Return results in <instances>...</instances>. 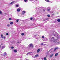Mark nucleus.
Listing matches in <instances>:
<instances>
[{
  "instance_id": "nucleus-11",
  "label": "nucleus",
  "mask_w": 60,
  "mask_h": 60,
  "mask_svg": "<svg viewBox=\"0 0 60 60\" xmlns=\"http://www.w3.org/2000/svg\"><path fill=\"white\" fill-rule=\"evenodd\" d=\"M58 55V53H56L55 55V56H57Z\"/></svg>"
},
{
  "instance_id": "nucleus-6",
  "label": "nucleus",
  "mask_w": 60,
  "mask_h": 60,
  "mask_svg": "<svg viewBox=\"0 0 60 60\" xmlns=\"http://www.w3.org/2000/svg\"><path fill=\"white\" fill-rule=\"evenodd\" d=\"M47 11H49L50 10V8L49 7L48 8H47Z\"/></svg>"
},
{
  "instance_id": "nucleus-44",
  "label": "nucleus",
  "mask_w": 60,
  "mask_h": 60,
  "mask_svg": "<svg viewBox=\"0 0 60 60\" xmlns=\"http://www.w3.org/2000/svg\"><path fill=\"white\" fill-rule=\"evenodd\" d=\"M48 20V19H46V20Z\"/></svg>"
},
{
  "instance_id": "nucleus-50",
  "label": "nucleus",
  "mask_w": 60,
  "mask_h": 60,
  "mask_svg": "<svg viewBox=\"0 0 60 60\" xmlns=\"http://www.w3.org/2000/svg\"><path fill=\"white\" fill-rule=\"evenodd\" d=\"M31 1H33L32 0H31Z\"/></svg>"
},
{
  "instance_id": "nucleus-8",
  "label": "nucleus",
  "mask_w": 60,
  "mask_h": 60,
  "mask_svg": "<svg viewBox=\"0 0 60 60\" xmlns=\"http://www.w3.org/2000/svg\"><path fill=\"white\" fill-rule=\"evenodd\" d=\"M45 1H46V2H48V3L50 2V1L49 0H45Z\"/></svg>"
},
{
  "instance_id": "nucleus-28",
  "label": "nucleus",
  "mask_w": 60,
  "mask_h": 60,
  "mask_svg": "<svg viewBox=\"0 0 60 60\" xmlns=\"http://www.w3.org/2000/svg\"><path fill=\"white\" fill-rule=\"evenodd\" d=\"M19 7V5H16V7Z\"/></svg>"
},
{
  "instance_id": "nucleus-32",
  "label": "nucleus",
  "mask_w": 60,
  "mask_h": 60,
  "mask_svg": "<svg viewBox=\"0 0 60 60\" xmlns=\"http://www.w3.org/2000/svg\"><path fill=\"white\" fill-rule=\"evenodd\" d=\"M6 35H9V34H8V33H7L6 34Z\"/></svg>"
},
{
  "instance_id": "nucleus-27",
  "label": "nucleus",
  "mask_w": 60,
  "mask_h": 60,
  "mask_svg": "<svg viewBox=\"0 0 60 60\" xmlns=\"http://www.w3.org/2000/svg\"><path fill=\"white\" fill-rule=\"evenodd\" d=\"M16 21L17 22H19V19H18L16 20Z\"/></svg>"
},
{
  "instance_id": "nucleus-39",
  "label": "nucleus",
  "mask_w": 60,
  "mask_h": 60,
  "mask_svg": "<svg viewBox=\"0 0 60 60\" xmlns=\"http://www.w3.org/2000/svg\"><path fill=\"white\" fill-rule=\"evenodd\" d=\"M43 45V43H42L41 44V45Z\"/></svg>"
},
{
  "instance_id": "nucleus-7",
  "label": "nucleus",
  "mask_w": 60,
  "mask_h": 60,
  "mask_svg": "<svg viewBox=\"0 0 60 60\" xmlns=\"http://www.w3.org/2000/svg\"><path fill=\"white\" fill-rule=\"evenodd\" d=\"M15 2V1H14L11 2V3H10V4H13L14 3V2Z\"/></svg>"
},
{
  "instance_id": "nucleus-29",
  "label": "nucleus",
  "mask_w": 60,
  "mask_h": 60,
  "mask_svg": "<svg viewBox=\"0 0 60 60\" xmlns=\"http://www.w3.org/2000/svg\"><path fill=\"white\" fill-rule=\"evenodd\" d=\"M42 38H43V39L44 38V36H42Z\"/></svg>"
},
{
  "instance_id": "nucleus-35",
  "label": "nucleus",
  "mask_w": 60,
  "mask_h": 60,
  "mask_svg": "<svg viewBox=\"0 0 60 60\" xmlns=\"http://www.w3.org/2000/svg\"><path fill=\"white\" fill-rule=\"evenodd\" d=\"M4 38V37H1V38H2V39H3V38Z\"/></svg>"
},
{
  "instance_id": "nucleus-21",
  "label": "nucleus",
  "mask_w": 60,
  "mask_h": 60,
  "mask_svg": "<svg viewBox=\"0 0 60 60\" xmlns=\"http://www.w3.org/2000/svg\"><path fill=\"white\" fill-rule=\"evenodd\" d=\"M13 22H11L10 23V24L11 25H12V24H13Z\"/></svg>"
},
{
  "instance_id": "nucleus-30",
  "label": "nucleus",
  "mask_w": 60,
  "mask_h": 60,
  "mask_svg": "<svg viewBox=\"0 0 60 60\" xmlns=\"http://www.w3.org/2000/svg\"><path fill=\"white\" fill-rule=\"evenodd\" d=\"M11 48V49H13V48H14V47H12V46Z\"/></svg>"
},
{
  "instance_id": "nucleus-19",
  "label": "nucleus",
  "mask_w": 60,
  "mask_h": 60,
  "mask_svg": "<svg viewBox=\"0 0 60 60\" xmlns=\"http://www.w3.org/2000/svg\"><path fill=\"white\" fill-rule=\"evenodd\" d=\"M38 54H37L36 55H35V57H38Z\"/></svg>"
},
{
  "instance_id": "nucleus-18",
  "label": "nucleus",
  "mask_w": 60,
  "mask_h": 60,
  "mask_svg": "<svg viewBox=\"0 0 60 60\" xmlns=\"http://www.w3.org/2000/svg\"><path fill=\"white\" fill-rule=\"evenodd\" d=\"M44 60H47V58H46V57H44Z\"/></svg>"
},
{
  "instance_id": "nucleus-12",
  "label": "nucleus",
  "mask_w": 60,
  "mask_h": 60,
  "mask_svg": "<svg viewBox=\"0 0 60 60\" xmlns=\"http://www.w3.org/2000/svg\"><path fill=\"white\" fill-rule=\"evenodd\" d=\"M20 11V9L19 8H18L17 9V11Z\"/></svg>"
},
{
  "instance_id": "nucleus-16",
  "label": "nucleus",
  "mask_w": 60,
  "mask_h": 60,
  "mask_svg": "<svg viewBox=\"0 0 60 60\" xmlns=\"http://www.w3.org/2000/svg\"><path fill=\"white\" fill-rule=\"evenodd\" d=\"M53 56V54H52V55H51L50 57H52V56Z\"/></svg>"
},
{
  "instance_id": "nucleus-38",
  "label": "nucleus",
  "mask_w": 60,
  "mask_h": 60,
  "mask_svg": "<svg viewBox=\"0 0 60 60\" xmlns=\"http://www.w3.org/2000/svg\"><path fill=\"white\" fill-rule=\"evenodd\" d=\"M4 39H5V37H4V38H3Z\"/></svg>"
},
{
  "instance_id": "nucleus-45",
  "label": "nucleus",
  "mask_w": 60,
  "mask_h": 60,
  "mask_svg": "<svg viewBox=\"0 0 60 60\" xmlns=\"http://www.w3.org/2000/svg\"><path fill=\"white\" fill-rule=\"evenodd\" d=\"M43 58H42L41 59H42V60H43Z\"/></svg>"
},
{
  "instance_id": "nucleus-34",
  "label": "nucleus",
  "mask_w": 60,
  "mask_h": 60,
  "mask_svg": "<svg viewBox=\"0 0 60 60\" xmlns=\"http://www.w3.org/2000/svg\"><path fill=\"white\" fill-rule=\"evenodd\" d=\"M7 26H10V25L8 24L7 25Z\"/></svg>"
},
{
  "instance_id": "nucleus-5",
  "label": "nucleus",
  "mask_w": 60,
  "mask_h": 60,
  "mask_svg": "<svg viewBox=\"0 0 60 60\" xmlns=\"http://www.w3.org/2000/svg\"><path fill=\"white\" fill-rule=\"evenodd\" d=\"M7 55V53L5 52H4V54H3V56H6Z\"/></svg>"
},
{
  "instance_id": "nucleus-10",
  "label": "nucleus",
  "mask_w": 60,
  "mask_h": 60,
  "mask_svg": "<svg viewBox=\"0 0 60 60\" xmlns=\"http://www.w3.org/2000/svg\"><path fill=\"white\" fill-rule=\"evenodd\" d=\"M40 49H39L37 51V52L38 53H39V52H40Z\"/></svg>"
},
{
  "instance_id": "nucleus-4",
  "label": "nucleus",
  "mask_w": 60,
  "mask_h": 60,
  "mask_svg": "<svg viewBox=\"0 0 60 60\" xmlns=\"http://www.w3.org/2000/svg\"><path fill=\"white\" fill-rule=\"evenodd\" d=\"M58 49V48L56 47V48L54 49V51H56V50L57 49Z\"/></svg>"
},
{
  "instance_id": "nucleus-36",
  "label": "nucleus",
  "mask_w": 60,
  "mask_h": 60,
  "mask_svg": "<svg viewBox=\"0 0 60 60\" xmlns=\"http://www.w3.org/2000/svg\"><path fill=\"white\" fill-rule=\"evenodd\" d=\"M3 34H2L1 35V37H3Z\"/></svg>"
},
{
  "instance_id": "nucleus-1",
  "label": "nucleus",
  "mask_w": 60,
  "mask_h": 60,
  "mask_svg": "<svg viewBox=\"0 0 60 60\" xmlns=\"http://www.w3.org/2000/svg\"><path fill=\"white\" fill-rule=\"evenodd\" d=\"M54 37H52V38L51 41H53V42H55V43H56L57 42V39H55L54 40Z\"/></svg>"
},
{
  "instance_id": "nucleus-46",
  "label": "nucleus",
  "mask_w": 60,
  "mask_h": 60,
  "mask_svg": "<svg viewBox=\"0 0 60 60\" xmlns=\"http://www.w3.org/2000/svg\"><path fill=\"white\" fill-rule=\"evenodd\" d=\"M44 45H46V44H44Z\"/></svg>"
},
{
  "instance_id": "nucleus-42",
  "label": "nucleus",
  "mask_w": 60,
  "mask_h": 60,
  "mask_svg": "<svg viewBox=\"0 0 60 60\" xmlns=\"http://www.w3.org/2000/svg\"><path fill=\"white\" fill-rule=\"evenodd\" d=\"M1 44V45H3V44Z\"/></svg>"
},
{
  "instance_id": "nucleus-47",
  "label": "nucleus",
  "mask_w": 60,
  "mask_h": 60,
  "mask_svg": "<svg viewBox=\"0 0 60 60\" xmlns=\"http://www.w3.org/2000/svg\"><path fill=\"white\" fill-rule=\"evenodd\" d=\"M35 1H37V0H35Z\"/></svg>"
},
{
  "instance_id": "nucleus-49",
  "label": "nucleus",
  "mask_w": 60,
  "mask_h": 60,
  "mask_svg": "<svg viewBox=\"0 0 60 60\" xmlns=\"http://www.w3.org/2000/svg\"><path fill=\"white\" fill-rule=\"evenodd\" d=\"M26 60H28V59H26Z\"/></svg>"
},
{
  "instance_id": "nucleus-33",
  "label": "nucleus",
  "mask_w": 60,
  "mask_h": 60,
  "mask_svg": "<svg viewBox=\"0 0 60 60\" xmlns=\"http://www.w3.org/2000/svg\"><path fill=\"white\" fill-rule=\"evenodd\" d=\"M0 14H2V12L1 11H0Z\"/></svg>"
},
{
  "instance_id": "nucleus-31",
  "label": "nucleus",
  "mask_w": 60,
  "mask_h": 60,
  "mask_svg": "<svg viewBox=\"0 0 60 60\" xmlns=\"http://www.w3.org/2000/svg\"><path fill=\"white\" fill-rule=\"evenodd\" d=\"M30 20H32L33 19V18H31L30 19Z\"/></svg>"
},
{
  "instance_id": "nucleus-51",
  "label": "nucleus",
  "mask_w": 60,
  "mask_h": 60,
  "mask_svg": "<svg viewBox=\"0 0 60 60\" xmlns=\"http://www.w3.org/2000/svg\"><path fill=\"white\" fill-rule=\"evenodd\" d=\"M31 0H30V1Z\"/></svg>"
},
{
  "instance_id": "nucleus-17",
  "label": "nucleus",
  "mask_w": 60,
  "mask_h": 60,
  "mask_svg": "<svg viewBox=\"0 0 60 60\" xmlns=\"http://www.w3.org/2000/svg\"><path fill=\"white\" fill-rule=\"evenodd\" d=\"M57 21L58 22H60V19H58L57 20Z\"/></svg>"
},
{
  "instance_id": "nucleus-43",
  "label": "nucleus",
  "mask_w": 60,
  "mask_h": 60,
  "mask_svg": "<svg viewBox=\"0 0 60 60\" xmlns=\"http://www.w3.org/2000/svg\"><path fill=\"white\" fill-rule=\"evenodd\" d=\"M19 42H17V43H19Z\"/></svg>"
},
{
  "instance_id": "nucleus-15",
  "label": "nucleus",
  "mask_w": 60,
  "mask_h": 60,
  "mask_svg": "<svg viewBox=\"0 0 60 60\" xmlns=\"http://www.w3.org/2000/svg\"><path fill=\"white\" fill-rule=\"evenodd\" d=\"M32 53V52H29L27 54V55H28V54H30L31 53Z\"/></svg>"
},
{
  "instance_id": "nucleus-41",
  "label": "nucleus",
  "mask_w": 60,
  "mask_h": 60,
  "mask_svg": "<svg viewBox=\"0 0 60 60\" xmlns=\"http://www.w3.org/2000/svg\"><path fill=\"white\" fill-rule=\"evenodd\" d=\"M46 57H48V55H46Z\"/></svg>"
},
{
  "instance_id": "nucleus-2",
  "label": "nucleus",
  "mask_w": 60,
  "mask_h": 60,
  "mask_svg": "<svg viewBox=\"0 0 60 60\" xmlns=\"http://www.w3.org/2000/svg\"><path fill=\"white\" fill-rule=\"evenodd\" d=\"M32 47V48H33V47H34V46L32 44H31L29 45V46H28V47Z\"/></svg>"
},
{
  "instance_id": "nucleus-3",
  "label": "nucleus",
  "mask_w": 60,
  "mask_h": 60,
  "mask_svg": "<svg viewBox=\"0 0 60 60\" xmlns=\"http://www.w3.org/2000/svg\"><path fill=\"white\" fill-rule=\"evenodd\" d=\"M25 13H26V11H22V14L23 15H24Z\"/></svg>"
},
{
  "instance_id": "nucleus-13",
  "label": "nucleus",
  "mask_w": 60,
  "mask_h": 60,
  "mask_svg": "<svg viewBox=\"0 0 60 60\" xmlns=\"http://www.w3.org/2000/svg\"><path fill=\"white\" fill-rule=\"evenodd\" d=\"M54 36H56V37H57V36H58V35H57L56 34H54Z\"/></svg>"
},
{
  "instance_id": "nucleus-9",
  "label": "nucleus",
  "mask_w": 60,
  "mask_h": 60,
  "mask_svg": "<svg viewBox=\"0 0 60 60\" xmlns=\"http://www.w3.org/2000/svg\"><path fill=\"white\" fill-rule=\"evenodd\" d=\"M52 49H53V48H52L51 49H50V50H49V51H48L47 52V53H48V54H49V51H50V50H52Z\"/></svg>"
},
{
  "instance_id": "nucleus-24",
  "label": "nucleus",
  "mask_w": 60,
  "mask_h": 60,
  "mask_svg": "<svg viewBox=\"0 0 60 60\" xmlns=\"http://www.w3.org/2000/svg\"><path fill=\"white\" fill-rule=\"evenodd\" d=\"M24 2H25V3H27V2H26L27 1V0H24Z\"/></svg>"
},
{
  "instance_id": "nucleus-14",
  "label": "nucleus",
  "mask_w": 60,
  "mask_h": 60,
  "mask_svg": "<svg viewBox=\"0 0 60 60\" xmlns=\"http://www.w3.org/2000/svg\"><path fill=\"white\" fill-rule=\"evenodd\" d=\"M14 51L15 53H16V52H17V51L16 50H14Z\"/></svg>"
},
{
  "instance_id": "nucleus-20",
  "label": "nucleus",
  "mask_w": 60,
  "mask_h": 60,
  "mask_svg": "<svg viewBox=\"0 0 60 60\" xmlns=\"http://www.w3.org/2000/svg\"><path fill=\"white\" fill-rule=\"evenodd\" d=\"M5 47V46H3L2 47V49H4V48Z\"/></svg>"
},
{
  "instance_id": "nucleus-23",
  "label": "nucleus",
  "mask_w": 60,
  "mask_h": 60,
  "mask_svg": "<svg viewBox=\"0 0 60 60\" xmlns=\"http://www.w3.org/2000/svg\"><path fill=\"white\" fill-rule=\"evenodd\" d=\"M47 17H50V15H47Z\"/></svg>"
},
{
  "instance_id": "nucleus-37",
  "label": "nucleus",
  "mask_w": 60,
  "mask_h": 60,
  "mask_svg": "<svg viewBox=\"0 0 60 60\" xmlns=\"http://www.w3.org/2000/svg\"><path fill=\"white\" fill-rule=\"evenodd\" d=\"M33 58H35L36 57H35V56H34V57H33Z\"/></svg>"
},
{
  "instance_id": "nucleus-22",
  "label": "nucleus",
  "mask_w": 60,
  "mask_h": 60,
  "mask_svg": "<svg viewBox=\"0 0 60 60\" xmlns=\"http://www.w3.org/2000/svg\"><path fill=\"white\" fill-rule=\"evenodd\" d=\"M22 35H24L25 34L24 33H22L21 34Z\"/></svg>"
},
{
  "instance_id": "nucleus-26",
  "label": "nucleus",
  "mask_w": 60,
  "mask_h": 60,
  "mask_svg": "<svg viewBox=\"0 0 60 60\" xmlns=\"http://www.w3.org/2000/svg\"><path fill=\"white\" fill-rule=\"evenodd\" d=\"M9 20H11V18H10L9 19Z\"/></svg>"
},
{
  "instance_id": "nucleus-40",
  "label": "nucleus",
  "mask_w": 60,
  "mask_h": 60,
  "mask_svg": "<svg viewBox=\"0 0 60 60\" xmlns=\"http://www.w3.org/2000/svg\"><path fill=\"white\" fill-rule=\"evenodd\" d=\"M34 36L35 37H36V35H34Z\"/></svg>"
},
{
  "instance_id": "nucleus-25",
  "label": "nucleus",
  "mask_w": 60,
  "mask_h": 60,
  "mask_svg": "<svg viewBox=\"0 0 60 60\" xmlns=\"http://www.w3.org/2000/svg\"><path fill=\"white\" fill-rule=\"evenodd\" d=\"M42 11L43 12V11H45V10L44 9H43L42 10Z\"/></svg>"
},
{
  "instance_id": "nucleus-48",
  "label": "nucleus",
  "mask_w": 60,
  "mask_h": 60,
  "mask_svg": "<svg viewBox=\"0 0 60 60\" xmlns=\"http://www.w3.org/2000/svg\"><path fill=\"white\" fill-rule=\"evenodd\" d=\"M0 48H1V46L0 45Z\"/></svg>"
}]
</instances>
